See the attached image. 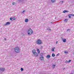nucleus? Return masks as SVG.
Returning <instances> with one entry per match:
<instances>
[{
	"mask_svg": "<svg viewBox=\"0 0 74 74\" xmlns=\"http://www.w3.org/2000/svg\"><path fill=\"white\" fill-rule=\"evenodd\" d=\"M71 31V30H70V29H68L66 30L67 32H68H68H70Z\"/></svg>",
	"mask_w": 74,
	"mask_h": 74,
	"instance_id": "obj_17",
	"label": "nucleus"
},
{
	"mask_svg": "<svg viewBox=\"0 0 74 74\" xmlns=\"http://www.w3.org/2000/svg\"><path fill=\"white\" fill-rule=\"evenodd\" d=\"M64 53H68V51H65Z\"/></svg>",
	"mask_w": 74,
	"mask_h": 74,
	"instance_id": "obj_23",
	"label": "nucleus"
},
{
	"mask_svg": "<svg viewBox=\"0 0 74 74\" xmlns=\"http://www.w3.org/2000/svg\"><path fill=\"white\" fill-rule=\"evenodd\" d=\"M62 41L64 42H66V39L65 38L63 39Z\"/></svg>",
	"mask_w": 74,
	"mask_h": 74,
	"instance_id": "obj_8",
	"label": "nucleus"
},
{
	"mask_svg": "<svg viewBox=\"0 0 74 74\" xmlns=\"http://www.w3.org/2000/svg\"><path fill=\"white\" fill-rule=\"evenodd\" d=\"M69 15H70L71 16H74V14H69Z\"/></svg>",
	"mask_w": 74,
	"mask_h": 74,
	"instance_id": "obj_20",
	"label": "nucleus"
},
{
	"mask_svg": "<svg viewBox=\"0 0 74 74\" xmlns=\"http://www.w3.org/2000/svg\"><path fill=\"white\" fill-rule=\"evenodd\" d=\"M32 53L34 55V56L37 57L38 56V53L36 52V50L34 49L32 51Z\"/></svg>",
	"mask_w": 74,
	"mask_h": 74,
	"instance_id": "obj_1",
	"label": "nucleus"
},
{
	"mask_svg": "<svg viewBox=\"0 0 74 74\" xmlns=\"http://www.w3.org/2000/svg\"><path fill=\"white\" fill-rule=\"evenodd\" d=\"M15 19H16V18H15V17H13V20H15Z\"/></svg>",
	"mask_w": 74,
	"mask_h": 74,
	"instance_id": "obj_25",
	"label": "nucleus"
},
{
	"mask_svg": "<svg viewBox=\"0 0 74 74\" xmlns=\"http://www.w3.org/2000/svg\"><path fill=\"white\" fill-rule=\"evenodd\" d=\"M56 43L58 44V41L56 42Z\"/></svg>",
	"mask_w": 74,
	"mask_h": 74,
	"instance_id": "obj_35",
	"label": "nucleus"
},
{
	"mask_svg": "<svg viewBox=\"0 0 74 74\" xmlns=\"http://www.w3.org/2000/svg\"><path fill=\"white\" fill-rule=\"evenodd\" d=\"M37 51L38 53H40V51L39 49H37Z\"/></svg>",
	"mask_w": 74,
	"mask_h": 74,
	"instance_id": "obj_16",
	"label": "nucleus"
},
{
	"mask_svg": "<svg viewBox=\"0 0 74 74\" xmlns=\"http://www.w3.org/2000/svg\"><path fill=\"white\" fill-rule=\"evenodd\" d=\"M70 74H74V73H70Z\"/></svg>",
	"mask_w": 74,
	"mask_h": 74,
	"instance_id": "obj_33",
	"label": "nucleus"
},
{
	"mask_svg": "<svg viewBox=\"0 0 74 74\" xmlns=\"http://www.w3.org/2000/svg\"><path fill=\"white\" fill-rule=\"evenodd\" d=\"M54 49H55V47H53L52 48V51H54Z\"/></svg>",
	"mask_w": 74,
	"mask_h": 74,
	"instance_id": "obj_22",
	"label": "nucleus"
},
{
	"mask_svg": "<svg viewBox=\"0 0 74 74\" xmlns=\"http://www.w3.org/2000/svg\"><path fill=\"white\" fill-rule=\"evenodd\" d=\"M65 62H66V63H69V61H67V60H66V61H65Z\"/></svg>",
	"mask_w": 74,
	"mask_h": 74,
	"instance_id": "obj_28",
	"label": "nucleus"
},
{
	"mask_svg": "<svg viewBox=\"0 0 74 74\" xmlns=\"http://www.w3.org/2000/svg\"><path fill=\"white\" fill-rule=\"evenodd\" d=\"M67 21H68V19H66L64 20V22H67Z\"/></svg>",
	"mask_w": 74,
	"mask_h": 74,
	"instance_id": "obj_19",
	"label": "nucleus"
},
{
	"mask_svg": "<svg viewBox=\"0 0 74 74\" xmlns=\"http://www.w3.org/2000/svg\"><path fill=\"white\" fill-rule=\"evenodd\" d=\"M47 58H49L51 57V56H50V55H48L46 57Z\"/></svg>",
	"mask_w": 74,
	"mask_h": 74,
	"instance_id": "obj_11",
	"label": "nucleus"
},
{
	"mask_svg": "<svg viewBox=\"0 0 74 74\" xmlns=\"http://www.w3.org/2000/svg\"><path fill=\"white\" fill-rule=\"evenodd\" d=\"M59 53H58V54L56 55V56H59Z\"/></svg>",
	"mask_w": 74,
	"mask_h": 74,
	"instance_id": "obj_31",
	"label": "nucleus"
},
{
	"mask_svg": "<svg viewBox=\"0 0 74 74\" xmlns=\"http://www.w3.org/2000/svg\"><path fill=\"white\" fill-rule=\"evenodd\" d=\"M4 40H6V38H4Z\"/></svg>",
	"mask_w": 74,
	"mask_h": 74,
	"instance_id": "obj_36",
	"label": "nucleus"
},
{
	"mask_svg": "<svg viewBox=\"0 0 74 74\" xmlns=\"http://www.w3.org/2000/svg\"><path fill=\"white\" fill-rule=\"evenodd\" d=\"M69 12V11L67 10H64L63 11V13H66V12Z\"/></svg>",
	"mask_w": 74,
	"mask_h": 74,
	"instance_id": "obj_12",
	"label": "nucleus"
},
{
	"mask_svg": "<svg viewBox=\"0 0 74 74\" xmlns=\"http://www.w3.org/2000/svg\"><path fill=\"white\" fill-rule=\"evenodd\" d=\"M10 20H12V18L11 17V18H10Z\"/></svg>",
	"mask_w": 74,
	"mask_h": 74,
	"instance_id": "obj_29",
	"label": "nucleus"
},
{
	"mask_svg": "<svg viewBox=\"0 0 74 74\" xmlns=\"http://www.w3.org/2000/svg\"><path fill=\"white\" fill-rule=\"evenodd\" d=\"M62 3H63V1H62Z\"/></svg>",
	"mask_w": 74,
	"mask_h": 74,
	"instance_id": "obj_38",
	"label": "nucleus"
},
{
	"mask_svg": "<svg viewBox=\"0 0 74 74\" xmlns=\"http://www.w3.org/2000/svg\"><path fill=\"white\" fill-rule=\"evenodd\" d=\"M71 60H69V61H68L69 63V62H71Z\"/></svg>",
	"mask_w": 74,
	"mask_h": 74,
	"instance_id": "obj_26",
	"label": "nucleus"
},
{
	"mask_svg": "<svg viewBox=\"0 0 74 74\" xmlns=\"http://www.w3.org/2000/svg\"><path fill=\"white\" fill-rule=\"evenodd\" d=\"M52 57H54L55 56V53H53L52 55Z\"/></svg>",
	"mask_w": 74,
	"mask_h": 74,
	"instance_id": "obj_15",
	"label": "nucleus"
},
{
	"mask_svg": "<svg viewBox=\"0 0 74 74\" xmlns=\"http://www.w3.org/2000/svg\"><path fill=\"white\" fill-rule=\"evenodd\" d=\"M36 43L37 44L40 45V44H42V42L40 40L38 39L36 41Z\"/></svg>",
	"mask_w": 74,
	"mask_h": 74,
	"instance_id": "obj_4",
	"label": "nucleus"
},
{
	"mask_svg": "<svg viewBox=\"0 0 74 74\" xmlns=\"http://www.w3.org/2000/svg\"><path fill=\"white\" fill-rule=\"evenodd\" d=\"M10 24V22H7L6 24H5V26H6V25H8Z\"/></svg>",
	"mask_w": 74,
	"mask_h": 74,
	"instance_id": "obj_7",
	"label": "nucleus"
},
{
	"mask_svg": "<svg viewBox=\"0 0 74 74\" xmlns=\"http://www.w3.org/2000/svg\"><path fill=\"white\" fill-rule=\"evenodd\" d=\"M47 30H49V31H51V29L49 28H47Z\"/></svg>",
	"mask_w": 74,
	"mask_h": 74,
	"instance_id": "obj_18",
	"label": "nucleus"
},
{
	"mask_svg": "<svg viewBox=\"0 0 74 74\" xmlns=\"http://www.w3.org/2000/svg\"><path fill=\"white\" fill-rule=\"evenodd\" d=\"M39 59L41 61H42V60H44V57H40Z\"/></svg>",
	"mask_w": 74,
	"mask_h": 74,
	"instance_id": "obj_5",
	"label": "nucleus"
},
{
	"mask_svg": "<svg viewBox=\"0 0 74 74\" xmlns=\"http://www.w3.org/2000/svg\"><path fill=\"white\" fill-rule=\"evenodd\" d=\"M51 1L52 3H55L56 0H51Z\"/></svg>",
	"mask_w": 74,
	"mask_h": 74,
	"instance_id": "obj_9",
	"label": "nucleus"
},
{
	"mask_svg": "<svg viewBox=\"0 0 74 74\" xmlns=\"http://www.w3.org/2000/svg\"><path fill=\"white\" fill-rule=\"evenodd\" d=\"M14 50L16 53H19L20 52V49L18 47H16L14 49Z\"/></svg>",
	"mask_w": 74,
	"mask_h": 74,
	"instance_id": "obj_2",
	"label": "nucleus"
},
{
	"mask_svg": "<svg viewBox=\"0 0 74 74\" xmlns=\"http://www.w3.org/2000/svg\"><path fill=\"white\" fill-rule=\"evenodd\" d=\"M55 66L56 65L55 64H53L52 65V67L53 69H54V68H55Z\"/></svg>",
	"mask_w": 74,
	"mask_h": 74,
	"instance_id": "obj_13",
	"label": "nucleus"
},
{
	"mask_svg": "<svg viewBox=\"0 0 74 74\" xmlns=\"http://www.w3.org/2000/svg\"><path fill=\"white\" fill-rule=\"evenodd\" d=\"M25 10H23V12H22V13H23L24 12H25Z\"/></svg>",
	"mask_w": 74,
	"mask_h": 74,
	"instance_id": "obj_30",
	"label": "nucleus"
},
{
	"mask_svg": "<svg viewBox=\"0 0 74 74\" xmlns=\"http://www.w3.org/2000/svg\"><path fill=\"white\" fill-rule=\"evenodd\" d=\"M73 55H74V53H73Z\"/></svg>",
	"mask_w": 74,
	"mask_h": 74,
	"instance_id": "obj_39",
	"label": "nucleus"
},
{
	"mask_svg": "<svg viewBox=\"0 0 74 74\" xmlns=\"http://www.w3.org/2000/svg\"><path fill=\"white\" fill-rule=\"evenodd\" d=\"M0 70H1V71H3L4 70H5V69L4 68H0Z\"/></svg>",
	"mask_w": 74,
	"mask_h": 74,
	"instance_id": "obj_6",
	"label": "nucleus"
},
{
	"mask_svg": "<svg viewBox=\"0 0 74 74\" xmlns=\"http://www.w3.org/2000/svg\"><path fill=\"white\" fill-rule=\"evenodd\" d=\"M65 69V68H63V70H64V69Z\"/></svg>",
	"mask_w": 74,
	"mask_h": 74,
	"instance_id": "obj_37",
	"label": "nucleus"
},
{
	"mask_svg": "<svg viewBox=\"0 0 74 74\" xmlns=\"http://www.w3.org/2000/svg\"><path fill=\"white\" fill-rule=\"evenodd\" d=\"M23 0H19V1L20 2H23Z\"/></svg>",
	"mask_w": 74,
	"mask_h": 74,
	"instance_id": "obj_24",
	"label": "nucleus"
},
{
	"mask_svg": "<svg viewBox=\"0 0 74 74\" xmlns=\"http://www.w3.org/2000/svg\"><path fill=\"white\" fill-rule=\"evenodd\" d=\"M28 33L29 35H31L33 34V31L31 29H29L28 31Z\"/></svg>",
	"mask_w": 74,
	"mask_h": 74,
	"instance_id": "obj_3",
	"label": "nucleus"
},
{
	"mask_svg": "<svg viewBox=\"0 0 74 74\" xmlns=\"http://www.w3.org/2000/svg\"><path fill=\"white\" fill-rule=\"evenodd\" d=\"M13 5H14L15 4V3L14 2L12 3Z\"/></svg>",
	"mask_w": 74,
	"mask_h": 74,
	"instance_id": "obj_32",
	"label": "nucleus"
},
{
	"mask_svg": "<svg viewBox=\"0 0 74 74\" xmlns=\"http://www.w3.org/2000/svg\"><path fill=\"white\" fill-rule=\"evenodd\" d=\"M21 71H23V68H21Z\"/></svg>",
	"mask_w": 74,
	"mask_h": 74,
	"instance_id": "obj_21",
	"label": "nucleus"
},
{
	"mask_svg": "<svg viewBox=\"0 0 74 74\" xmlns=\"http://www.w3.org/2000/svg\"><path fill=\"white\" fill-rule=\"evenodd\" d=\"M28 21H29L28 19L26 18L25 20V22H28Z\"/></svg>",
	"mask_w": 74,
	"mask_h": 74,
	"instance_id": "obj_10",
	"label": "nucleus"
},
{
	"mask_svg": "<svg viewBox=\"0 0 74 74\" xmlns=\"http://www.w3.org/2000/svg\"><path fill=\"white\" fill-rule=\"evenodd\" d=\"M73 73H74V70H73Z\"/></svg>",
	"mask_w": 74,
	"mask_h": 74,
	"instance_id": "obj_34",
	"label": "nucleus"
},
{
	"mask_svg": "<svg viewBox=\"0 0 74 74\" xmlns=\"http://www.w3.org/2000/svg\"><path fill=\"white\" fill-rule=\"evenodd\" d=\"M40 57H43V53H40Z\"/></svg>",
	"mask_w": 74,
	"mask_h": 74,
	"instance_id": "obj_14",
	"label": "nucleus"
},
{
	"mask_svg": "<svg viewBox=\"0 0 74 74\" xmlns=\"http://www.w3.org/2000/svg\"><path fill=\"white\" fill-rule=\"evenodd\" d=\"M68 16L69 18H71V16L70 15H69H69H68Z\"/></svg>",
	"mask_w": 74,
	"mask_h": 74,
	"instance_id": "obj_27",
	"label": "nucleus"
}]
</instances>
